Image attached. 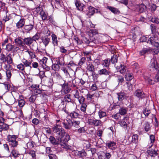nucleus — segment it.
Instances as JSON below:
<instances>
[{"label": "nucleus", "instance_id": "1", "mask_svg": "<svg viewBox=\"0 0 159 159\" xmlns=\"http://www.w3.org/2000/svg\"><path fill=\"white\" fill-rule=\"evenodd\" d=\"M60 145L61 147L66 149H70L71 146L66 143V142L70 140V135L65 133L64 136L62 137H60Z\"/></svg>", "mask_w": 159, "mask_h": 159}, {"label": "nucleus", "instance_id": "2", "mask_svg": "<svg viewBox=\"0 0 159 159\" xmlns=\"http://www.w3.org/2000/svg\"><path fill=\"white\" fill-rule=\"evenodd\" d=\"M8 141L10 146L12 147H16L18 145V142L16 140V136L9 135L7 137Z\"/></svg>", "mask_w": 159, "mask_h": 159}, {"label": "nucleus", "instance_id": "3", "mask_svg": "<svg viewBox=\"0 0 159 159\" xmlns=\"http://www.w3.org/2000/svg\"><path fill=\"white\" fill-rule=\"evenodd\" d=\"M53 131L54 133H56L58 134L59 137H62L65 134L64 129L59 125H56L52 128Z\"/></svg>", "mask_w": 159, "mask_h": 159}, {"label": "nucleus", "instance_id": "4", "mask_svg": "<svg viewBox=\"0 0 159 159\" xmlns=\"http://www.w3.org/2000/svg\"><path fill=\"white\" fill-rule=\"evenodd\" d=\"M62 124L64 127L68 129H70L72 126V122L70 119L68 118L64 119Z\"/></svg>", "mask_w": 159, "mask_h": 159}, {"label": "nucleus", "instance_id": "5", "mask_svg": "<svg viewBox=\"0 0 159 159\" xmlns=\"http://www.w3.org/2000/svg\"><path fill=\"white\" fill-rule=\"evenodd\" d=\"M87 66L86 72L93 75L95 71V68L93 65L92 63L89 62L87 63Z\"/></svg>", "mask_w": 159, "mask_h": 159}, {"label": "nucleus", "instance_id": "6", "mask_svg": "<svg viewBox=\"0 0 159 159\" xmlns=\"http://www.w3.org/2000/svg\"><path fill=\"white\" fill-rule=\"evenodd\" d=\"M134 95L139 99H142L145 97V95L143 91L140 89L136 90L134 93Z\"/></svg>", "mask_w": 159, "mask_h": 159}, {"label": "nucleus", "instance_id": "7", "mask_svg": "<svg viewBox=\"0 0 159 159\" xmlns=\"http://www.w3.org/2000/svg\"><path fill=\"white\" fill-rule=\"evenodd\" d=\"M87 8L88 10H87L86 12L84 11L86 13V14L89 16L93 15L95 12L96 11H97L96 9L91 6H88Z\"/></svg>", "mask_w": 159, "mask_h": 159}, {"label": "nucleus", "instance_id": "8", "mask_svg": "<svg viewBox=\"0 0 159 159\" xmlns=\"http://www.w3.org/2000/svg\"><path fill=\"white\" fill-rule=\"evenodd\" d=\"M150 70H157L158 68V66L157 63V62L156 59L153 58L151 60V64L150 66Z\"/></svg>", "mask_w": 159, "mask_h": 159}, {"label": "nucleus", "instance_id": "9", "mask_svg": "<svg viewBox=\"0 0 159 159\" xmlns=\"http://www.w3.org/2000/svg\"><path fill=\"white\" fill-rule=\"evenodd\" d=\"M75 4L77 9L80 11H82L85 7L84 4L78 1H76Z\"/></svg>", "mask_w": 159, "mask_h": 159}, {"label": "nucleus", "instance_id": "10", "mask_svg": "<svg viewBox=\"0 0 159 159\" xmlns=\"http://www.w3.org/2000/svg\"><path fill=\"white\" fill-rule=\"evenodd\" d=\"M49 140L54 145H58L59 144L60 145V143L59 140L60 139V137H59L58 139V141H57L54 137L51 136L49 138Z\"/></svg>", "mask_w": 159, "mask_h": 159}, {"label": "nucleus", "instance_id": "11", "mask_svg": "<svg viewBox=\"0 0 159 159\" xmlns=\"http://www.w3.org/2000/svg\"><path fill=\"white\" fill-rule=\"evenodd\" d=\"M118 100L121 101L128 97L127 95L124 93H120L117 94Z\"/></svg>", "mask_w": 159, "mask_h": 159}, {"label": "nucleus", "instance_id": "12", "mask_svg": "<svg viewBox=\"0 0 159 159\" xmlns=\"http://www.w3.org/2000/svg\"><path fill=\"white\" fill-rule=\"evenodd\" d=\"M110 72L105 69H103L98 71V73L100 75H109Z\"/></svg>", "mask_w": 159, "mask_h": 159}, {"label": "nucleus", "instance_id": "13", "mask_svg": "<svg viewBox=\"0 0 159 159\" xmlns=\"http://www.w3.org/2000/svg\"><path fill=\"white\" fill-rule=\"evenodd\" d=\"M15 42L16 45L20 47H23L24 45V43L20 38H17L15 40Z\"/></svg>", "mask_w": 159, "mask_h": 159}, {"label": "nucleus", "instance_id": "14", "mask_svg": "<svg viewBox=\"0 0 159 159\" xmlns=\"http://www.w3.org/2000/svg\"><path fill=\"white\" fill-rule=\"evenodd\" d=\"M9 125L5 123H2L0 125V132L2 131H6L9 129Z\"/></svg>", "mask_w": 159, "mask_h": 159}, {"label": "nucleus", "instance_id": "15", "mask_svg": "<svg viewBox=\"0 0 159 159\" xmlns=\"http://www.w3.org/2000/svg\"><path fill=\"white\" fill-rule=\"evenodd\" d=\"M107 9L111 11V12L115 14H119L120 13V11L117 8L114 7L108 6L107 7Z\"/></svg>", "mask_w": 159, "mask_h": 159}, {"label": "nucleus", "instance_id": "16", "mask_svg": "<svg viewBox=\"0 0 159 159\" xmlns=\"http://www.w3.org/2000/svg\"><path fill=\"white\" fill-rule=\"evenodd\" d=\"M144 7H145V6L144 5H137L135 6V10L141 13L144 11Z\"/></svg>", "mask_w": 159, "mask_h": 159}, {"label": "nucleus", "instance_id": "17", "mask_svg": "<svg viewBox=\"0 0 159 159\" xmlns=\"http://www.w3.org/2000/svg\"><path fill=\"white\" fill-rule=\"evenodd\" d=\"M124 120H120L119 121V124L120 125L124 128L126 129L127 128V125L126 122L125 121V120H127L126 118L125 117L124 119Z\"/></svg>", "mask_w": 159, "mask_h": 159}, {"label": "nucleus", "instance_id": "18", "mask_svg": "<svg viewBox=\"0 0 159 159\" xmlns=\"http://www.w3.org/2000/svg\"><path fill=\"white\" fill-rule=\"evenodd\" d=\"M147 153L148 155L151 157H154L157 155L156 151L154 150H148L147 151Z\"/></svg>", "mask_w": 159, "mask_h": 159}, {"label": "nucleus", "instance_id": "19", "mask_svg": "<svg viewBox=\"0 0 159 159\" xmlns=\"http://www.w3.org/2000/svg\"><path fill=\"white\" fill-rule=\"evenodd\" d=\"M127 110L128 109L126 107H121L119 110V113L121 115H124L126 113Z\"/></svg>", "mask_w": 159, "mask_h": 159}, {"label": "nucleus", "instance_id": "20", "mask_svg": "<svg viewBox=\"0 0 159 159\" xmlns=\"http://www.w3.org/2000/svg\"><path fill=\"white\" fill-rule=\"evenodd\" d=\"M116 67L117 69H120V72L121 74H123L125 72L126 70L125 66L124 65H122L121 64L119 66H117Z\"/></svg>", "mask_w": 159, "mask_h": 159}, {"label": "nucleus", "instance_id": "21", "mask_svg": "<svg viewBox=\"0 0 159 159\" xmlns=\"http://www.w3.org/2000/svg\"><path fill=\"white\" fill-rule=\"evenodd\" d=\"M51 36L53 44L54 46H57L58 45V41L56 35L54 34H53Z\"/></svg>", "mask_w": 159, "mask_h": 159}, {"label": "nucleus", "instance_id": "22", "mask_svg": "<svg viewBox=\"0 0 159 159\" xmlns=\"http://www.w3.org/2000/svg\"><path fill=\"white\" fill-rule=\"evenodd\" d=\"M20 154L19 153V152L15 149L12 150L11 156L14 157H19Z\"/></svg>", "mask_w": 159, "mask_h": 159}, {"label": "nucleus", "instance_id": "23", "mask_svg": "<svg viewBox=\"0 0 159 159\" xmlns=\"http://www.w3.org/2000/svg\"><path fill=\"white\" fill-rule=\"evenodd\" d=\"M62 90H64L65 94L68 93L70 89L68 88V85L65 83H64L62 85Z\"/></svg>", "mask_w": 159, "mask_h": 159}, {"label": "nucleus", "instance_id": "24", "mask_svg": "<svg viewBox=\"0 0 159 159\" xmlns=\"http://www.w3.org/2000/svg\"><path fill=\"white\" fill-rule=\"evenodd\" d=\"M138 136L137 134H134L132 137L131 143L137 144L138 142Z\"/></svg>", "mask_w": 159, "mask_h": 159}, {"label": "nucleus", "instance_id": "25", "mask_svg": "<svg viewBox=\"0 0 159 159\" xmlns=\"http://www.w3.org/2000/svg\"><path fill=\"white\" fill-rule=\"evenodd\" d=\"M57 64L61 66H63L65 62L64 61V59L63 57L59 58L57 60Z\"/></svg>", "mask_w": 159, "mask_h": 159}, {"label": "nucleus", "instance_id": "26", "mask_svg": "<svg viewBox=\"0 0 159 159\" xmlns=\"http://www.w3.org/2000/svg\"><path fill=\"white\" fill-rule=\"evenodd\" d=\"M79 115V113L76 111H74L70 113V116L71 118H77Z\"/></svg>", "mask_w": 159, "mask_h": 159}, {"label": "nucleus", "instance_id": "27", "mask_svg": "<svg viewBox=\"0 0 159 159\" xmlns=\"http://www.w3.org/2000/svg\"><path fill=\"white\" fill-rule=\"evenodd\" d=\"M111 60L110 59H107L103 61L102 64L104 66L108 67L110 64Z\"/></svg>", "mask_w": 159, "mask_h": 159}, {"label": "nucleus", "instance_id": "28", "mask_svg": "<svg viewBox=\"0 0 159 159\" xmlns=\"http://www.w3.org/2000/svg\"><path fill=\"white\" fill-rule=\"evenodd\" d=\"M24 24V22L23 19H21L16 24V26L18 28L22 27Z\"/></svg>", "mask_w": 159, "mask_h": 159}, {"label": "nucleus", "instance_id": "29", "mask_svg": "<svg viewBox=\"0 0 159 159\" xmlns=\"http://www.w3.org/2000/svg\"><path fill=\"white\" fill-rule=\"evenodd\" d=\"M61 69L64 72L66 77H70V75L69 73L68 68L65 67H62L61 68Z\"/></svg>", "mask_w": 159, "mask_h": 159}, {"label": "nucleus", "instance_id": "30", "mask_svg": "<svg viewBox=\"0 0 159 159\" xmlns=\"http://www.w3.org/2000/svg\"><path fill=\"white\" fill-rule=\"evenodd\" d=\"M42 40L43 44L46 46L49 43L50 39L48 37H44L42 39Z\"/></svg>", "mask_w": 159, "mask_h": 159}, {"label": "nucleus", "instance_id": "31", "mask_svg": "<svg viewBox=\"0 0 159 159\" xmlns=\"http://www.w3.org/2000/svg\"><path fill=\"white\" fill-rule=\"evenodd\" d=\"M40 34L39 33H37L35 35L33 36L32 39L30 38V44L33 40L36 41L39 39L40 37Z\"/></svg>", "mask_w": 159, "mask_h": 159}, {"label": "nucleus", "instance_id": "32", "mask_svg": "<svg viewBox=\"0 0 159 159\" xmlns=\"http://www.w3.org/2000/svg\"><path fill=\"white\" fill-rule=\"evenodd\" d=\"M150 29L152 34L156 33L157 32L156 27L153 24H151L150 25Z\"/></svg>", "mask_w": 159, "mask_h": 159}, {"label": "nucleus", "instance_id": "33", "mask_svg": "<svg viewBox=\"0 0 159 159\" xmlns=\"http://www.w3.org/2000/svg\"><path fill=\"white\" fill-rule=\"evenodd\" d=\"M143 126L145 130L147 132L148 131L150 128V124L148 122H145Z\"/></svg>", "mask_w": 159, "mask_h": 159}, {"label": "nucleus", "instance_id": "34", "mask_svg": "<svg viewBox=\"0 0 159 159\" xmlns=\"http://www.w3.org/2000/svg\"><path fill=\"white\" fill-rule=\"evenodd\" d=\"M144 78L145 80L149 84H154V83L152 81V80L148 77L145 76V75L144 76Z\"/></svg>", "mask_w": 159, "mask_h": 159}, {"label": "nucleus", "instance_id": "35", "mask_svg": "<svg viewBox=\"0 0 159 159\" xmlns=\"http://www.w3.org/2000/svg\"><path fill=\"white\" fill-rule=\"evenodd\" d=\"M6 61H7V63L9 64L12 63V59L10 55H8L6 57Z\"/></svg>", "mask_w": 159, "mask_h": 159}, {"label": "nucleus", "instance_id": "36", "mask_svg": "<svg viewBox=\"0 0 159 159\" xmlns=\"http://www.w3.org/2000/svg\"><path fill=\"white\" fill-rule=\"evenodd\" d=\"M117 56L116 55H114L111 58V62L112 63L115 64L117 61Z\"/></svg>", "mask_w": 159, "mask_h": 159}, {"label": "nucleus", "instance_id": "37", "mask_svg": "<svg viewBox=\"0 0 159 159\" xmlns=\"http://www.w3.org/2000/svg\"><path fill=\"white\" fill-rule=\"evenodd\" d=\"M116 144V143L114 141H111L110 142L106 143V145L110 148H111V147L115 146Z\"/></svg>", "mask_w": 159, "mask_h": 159}, {"label": "nucleus", "instance_id": "38", "mask_svg": "<svg viewBox=\"0 0 159 159\" xmlns=\"http://www.w3.org/2000/svg\"><path fill=\"white\" fill-rule=\"evenodd\" d=\"M155 37L149 38L147 42V43L149 44H150L152 45H154V42L155 41Z\"/></svg>", "mask_w": 159, "mask_h": 159}, {"label": "nucleus", "instance_id": "39", "mask_svg": "<svg viewBox=\"0 0 159 159\" xmlns=\"http://www.w3.org/2000/svg\"><path fill=\"white\" fill-rule=\"evenodd\" d=\"M96 119H88L87 123L89 125H94Z\"/></svg>", "mask_w": 159, "mask_h": 159}, {"label": "nucleus", "instance_id": "40", "mask_svg": "<svg viewBox=\"0 0 159 159\" xmlns=\"http://www.w3.org/2000/svg\"><path fill=\"white\" fill-rule=\"evenodd\" d=\"M39 14L40 15L43 20H44L47 19V15L44 11L41 12H40Z\"/></svg>", "mask_w": 159, "mask_h": 159}, {"label": "nucleus", "instance_id": "41", "mask_svg": "<svg viewBox=\"0 0 159 159\" xmlns=\"http://www.w3.org/2000/svg\"><path fill=\"white\" fill-rule=\"evenodd\" d=\"M30 86L32 88H34L35 89L34 92L35 93H40L41 91L40 90L37 89L38 88V86L37 85H32Z\"/></svg>", "mask_w": 159, "mask_h": 159}, {"label": "nucleus", "instance_id": "42", "mask_svg": "<svg viewBox=\"0 0 159 159\" xmlns=\"http://www.w3.org/2000/svg\"><path fill=\"white\" fill-rule=\"evenodd\" d=\"M150 20L153 23L156 24L159 23V19L157 17H152Z\"/></svg>", "mask_w": 159, "mask_h": 159}, {"label": "nucleus", "instance_id": "43", "mask_svg": "<svg viewBox=\"0 0 159 159\" xmlns=\"http://www.w3.org/2000/svg\"><path fill=\"white\" fill-rule=\"evenodd\" d=\"M152 51V49L150 48H144L142 51L141 52V53L142 55H143L145 53L148 52H149Z\"/></svg>", "mask_w": 159, "mask_h": 159}, {"label": "nucleus", "instance_id": "44", "mask_svg": "<svg viewBox=\"0 0 159 159\" xmlns=\"http://www.w3.org/2000/svg\"><path fill=\"white\" fill-rule=\"evenodd\" d=\"M6 57L3 53H2L0 55V60L2 61L3 62L6 61Z\"/></svg>", "mask_w": 159, "mask_h": 159}, {"label": "nucleus", "instance_id": "45", "mask_svg": "<svg viewBox=\"0 0 159 159\" xmlns=\"http://www.w3.org/2000/svg\"><path fill=\"white\" fill-rule=\"evenodd\" d=\"M125 78L127 80H130L133 78V76L131 74H127L125 75Z\"/></svg>", "mask_w": 159, "mask_h": 159}, {"label": "nucleus", "instance_id": "46", "mask_svg": "<svg viewBox=\"0 0 159 159\" xmlns=\"http://www.w3.org/2000/svg\"><path fill=\"white\" fill-rule=\"evenodd\" d=\"M80 123V122L79 121L74 120L72 122V125L73 126L78 128Z\"/></svg>", "mask_w": 159, "mask_h": 159}, {"label": "nucleus", "instance_id": "47", "mask_svg": "<svg viewBox=\"0 0 159 159\" xmlns=\"http://www.w3.org/2000/svg\"><path fill=\"white\" fill-rule=\"evenodd\" d=\"M4 67L6 71H11L12 70L11 66L9 64H5Z\"/></svg>", "mask_w": 159, "mask_h": 159}, {"label": "nucleus", "instance_id": "48", "mask_svg": "<svg viewBox=\"0 0 159 159\" xmlns=\"http://www.w3.org/2000/svg\"><path fill=\"white\" fill-rule=\"evenodd\" d=\"M98 115L100 118H101L106 116V112L100 111L98 112Z\"/></svg>", "mask_w": 159, "mask_h": 159}, {"label": "nucleus", "instance_id": "49", "mask_svg": "<svg viewBox=\"0 0 159 159\" xmlns=\"http://www.w3.org/2000/svg\"><path fill=\"white\" fill-rule=\"evenodd\" d=\"M6 49L8 51H11L14 48V46L10 43L7 44L5 46Z\"/></svg>", "mask_w": 159, "mask_h": 159}, {"label": "nucleus", "instance_id": "50", "mask_svg": "<svg viewBox=\"0 0 159 159\" xmlns=\"http://www.w3.org/2000/svg\"><path fill=\"white\" fill-rule=\"evenodd\" d=\"M77 155L78 156L83 157H85L86 155V153L85 152H82V151H79Z\"/></svg>", "mask_w": 159, "mask_h": 159}, {"label": "nucleus", "instance_id": "51", "mask_svg": "<svg viewBox=\"0 0 159 159\" xmlns=\"http://www.w3.org/2000/svg\"><path fill=\"white\" fill-rule=\"evenodd\" d=\"M52 68L53 70H58L60 67L59 65L57 63V64H54L52 66Z\"/></svg>", "mask_w": 159, "mask_h": 159}, {"label": "nucleus", "instance_id": "52", "mask_svg": "<svg viewBox=\"0 0 159 159\" xmlns=\"http://www.w3.org/2000/svg\"><path fill=\"white\" fill-rule=\"evenodd\" d=\"M25 102L23 99H20L18 100L19 106L21 107H22L25 105Z\"/></svg>", "mask_w": 159, "mask_h": 159}, {"label": "nucleus", "instance_id": "53", "mask_svg": "<svg viewBox=\"0 0 159 159\" xmlns=\"http://www.w3.org/2000/svg\"><path fill=\"white\" fill-rule=\"evenodd\" d=\"M47 60L48 58L47 57H44L43 58L40 60V62L42 65H45V64L47 62Z\"/></svg>", "mask_w": 159, "mask_h": 159}, {"label": "nucleus", "instance_id": "54", "mask_svg": "<svg viewBox=\"0 0 159 159\" xmlns=\"http://www.w3.org/2000/svg\"><path fill=\"white\" fill-rule=\"evenodd\" d=\"M150 111L149 110H148L147 108H145V109H144L143 111V113L146 116H148L150 113Z\"/></svg>", "mask_w": 159, "mask_h": 159}, {"label": "nucleus", "instance_id": "55", "mask_svg": "<svg viewBox=\"0 0 159 159\" xmlns=\"http://www.w3.org/2000/svg\"><path fill=\"white\" fill-rule=\"evenodd\" d=\"M86 58L85 57L82 58L80 60L78 65L79 66H81L82 65L85 61Z\"/></svg>", "mask_w": 159, "mask_h": 159}, {"label": "nucleus", "instance_id": "56", "mask_svg": "<svg viewBox=\"0 0 159 159\" xmlns=\"http://www.w3.org/2000/svg\"><path fill=\"white\" fill-rule=\"evenodd\" d=\"M95 121V122L94 125V126H98L101 125L102 122L100 120L96 119Z\"/></svg>", "mask_w": 159, "mask_h": 159}, {"label": "nucleus", "instance_id": "57", "mask_svg": "<svg viewBox=\"0 0 159 159\" xmlns=\"http://www.w3.org/2000/svg\"><path fill=\"white\" fill-rule=\"evenodd\" d=\"M86 107L87 105L86 104H83L80 107V110L83 112H85L86 111Z\"/></svg>", "mask_w": 159, "mask_h": 159}, {"label": "nucleus", "instance_id": "58", "mask_svg": "<svg viewBox=\"0 0 159 159\" xmlns=\"http://www.w3.org/2000/svg\"><path fill=\"white\" fill-rule=\"evenodd\" d=\"M80 104H83L85 101V98L83 96H80L78 99Z\"/></svg>", "mask_w": 159, "mask_h": 159}, {"label": "nucleus", "instance_id": "59", "mask_svg": "<svg viewBox=\"0 0 159 159\" xmlns=\"http://www.w3.org/2000/svg\"><path fill=\"white\" fill-rule=\"evenodd\" d=\"M65 99L66 101L68 102H70L71 101V99L70 98V94H67L65 96Z\"/></svg>", "mask_w": 159, "mask_h": 159}, {"label": "nucleus", "instance_id": "60", "mask_svg": "<svg viewBox=\"0 0 159 159\" xmlns=\"http://www.w3.org/2000/svg\"><path fill=\"white\" fill-rule=\"evenodd\" d=\"M3 84L5 86L6 89L7 91L9 90L10 88V85L7 82H5Z\"/></svg>", "mask_w": 159, "mask_h": 159}, {"label": "nucleus", "instance_id": "61", "mask_svg": "<svg viewBox=\"0 0 159 159\" xmlns=\"http://www.w3.org/2000/svg\"><path fill=\"white\" fill-rule=\"evenodd\" d=\"M36 11L37 12V13L39 14L40 13V12H41L43 11V9L41 7H38L36 8Z\"/></svg>", "mask_w": 159, "mask_h": 159}, {"label": "nucleus", "instance_id": "62", "mask_svg": "<svg viewBox=\"0 0 159 159\" xmlns=\"http://www.w3.org/2000/svg\"><path fill=\"white\" fill-rule=\"evenodd\" d=\"M125 87L129 90H131L132 89V84L129 83H127Z\"/></svg>", "mask_w": 159, "mask_h": 159}, {"label": "nucleus", "instance_id": "63", "mask_svg": "<svg viewBox=\"0 0 159 159\" xmlns=\"http://www.w3.org/2000/svg\"><path fill=\"white\" fill-rule=\"evenodd\" d=\"M22 62H23V63H24V65L26 66H30V63L27 60L25 59H23Z\"/></svg>", "mask_w": 159, "mask_h": 159}, {"label": "nucleus", "instance_id": "64", "mask_svg": "<svg viewBox=\"0 0 159 159\" xmlns=\"http://www.w3.org/2000/svg\"><path fill=\"white\" fill-rule=\"evenodd\" d=\"M60 51L62 53H65L67 52V50L63 47H60Z\"/></svg>", "mask_w": 159, "mask_h": 159}]
</instances>
